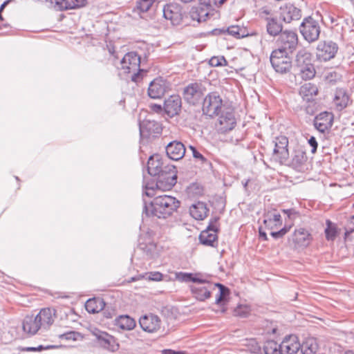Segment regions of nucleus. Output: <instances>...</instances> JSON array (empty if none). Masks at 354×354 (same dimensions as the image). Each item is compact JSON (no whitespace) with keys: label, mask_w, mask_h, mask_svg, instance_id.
<instances>
[{"label":"nucleus","mask_w":354,"mask_h":354,"mask_svg":"<svg viewBox=\"0 0 354 354\" xmlns=\"http://www.w3.org/2000/svg\"><path fill=\"white\" fill-rule=\"evenodd\" d=\"M181 98L179 95H171L164 103V109L166 113L172 117L180 112L181 109Z\"/></svg>","instance_id":"nucleus-23"},{"label":"nucleus","mask_w":354,"mask_h":354,"mask_svg":"<svg viewBox=\"0 0 354 354\" xmlns=\"http://www.w3.org/2000/svg\"><path fill=\"white\" fill-rule=\"evenodd\" d=\"M300 75L302 79L304 80H310L315 75V69L314 65L310 64H307L300 68H298Z\"/></svg>","instance_id":"nucleus-42"},{"label":"nucleus","mask_w":354,"mask_h":354,"mask_svg":"<svg viewBox=\"0 0 354 354\" xmlns=\"http://www.w3.org/2000/svg\"><path fill=\"white\" fill-rule=\"evenodd\" d=\"M313 240L312 235L306 229L299 227L295 229L289 237L288 241L294 245L295 248H307Z\"/></svg>","instance_id":"nucleus-13"},{"label":"nucleus","mask_w":354,"mask_h":354,"mask_svg":"<svg viewBox=\"0 0 354 354\" xmlns=\"http://www.w3.org/2000/svg\"><path fill=\"white\" fill-rule=\"evenodd\" d=\"M178 280L183 282H193V283H205L206 276L202 273H188V272H178L176 274Z\"/></svg>","instance_id":"nucleus-31"},{"label":"nucleus","mask_w":354,"mask_h":354,"mask_svg":"<svg viewBox=\"0 0 354 354\" xmlns=\"http://www.w3.org/2000/svg\"><path fill=\"white\" fill-rule=\"evenodd\" d=\"M154 0H137L136 8L140 12L148 11L153 3Z\"/></svg>","instance_id":"nucleus-47"},{"label":"nucleus","mask_w":354,"mask_h":354,"mask_svg":"<svg viewBox=\"0 0 354 354\" xmlns=\"http://www.w3.org/2000/svg\"><path fill=\"white\" fill-rule=\"evenodd\" d=\"M260 17L266 21V17H273L271 10L267 8H262L260 12Z\"/></svg>","instance_id":"nucleus-57"},{"label":"nucleus","mask_w":354,"mask_h":354,"mask_svg":"<svg viewBox=\"0 0 354 354\" xmlns=\"http://www.w3.org/2000/svg\"><path fill=\"white\" fill-rule=\"evenodd\" d=\"M209 212L207 205L203 202H198L192 205L189 208L190 215L196 220L202 221L205 219Z\"/></svg>","instance_id":"nucleus-28"},{"label":"nucleus","mask_w":354,"mask_h":354,"mask_svg":"<svg viewBox=\"0 0 354 354\" xmlns=\"http://www.w3.org/2000/svg\"><path fill=\"white\" fill-rule=\"evenodd\" d=\"M215 287H218L219 288L218 294L216 298V304H221L222 302L225 301L226 297L229 295L230 290L227 288L221 283L214 284L213 289H214Z\"/></svg>","instance_id":"nucleus-44"},{"label":"nucleus","mask_w":354,"mask_h":354,"mask_svg":"<svg viewBox=\"0 0 354 354\" xmlns=\"http://www.w3.org/2000/svg\"><path fill=\"white\" fill-rule=\"evenodd\" d=\"M317 93V86L310 82L304 84L299 88V95L306 102L311 101Z\"/></svg>","instance_id":"nucleus-32"},{"label":"nucleus","mask_w":354,"mask_h":354,"mask_svg":"<svg viewBox=\"0 0 354 354\" xmlns=\"http://www.w3.org/2000/svg\"><path fill=\"white\" fill-rule=\"evenodd\" d=\"M307 160L306 153L301 150H295L291 161L292 166L297 170L301 171Z\"/></svg>","instance_id":"nucleus-35"},{"label":"nucleus","mask_w":354,"mask_h":354,"mask_svg":"<svg viewBox=\"0 0 354 354\" xmlns=\"http://www.w3.org/2000/svg\"><path fill=\"white\" fill-rule=\"evenodd\" d=\"M291 228V225L284 226L282 229L277 232H272L270 233L271 236L274 239H279L283 236L286 233H288Z\"/></svg>","instance_id":"nucleus-51"},{"label":"nucleus","mask_w":354,"mask_h":354,"mask_svg":"<svg viewBox=\"0 0 354 354\" xmlns=\"http://www.w3.org/2000/svg\"><path fill=\"white\" fill-rule=\"evenodd\" d=\"M36 317L41 328L48 329L55 321V310L50 308H42Z\"/></svg>","instance_id":"nucleus-20"},{"label":"nucleus","mask_w":354,"mask_h":354,"mask_svg":"<svg viewBox=\"0 0 354 354\" xmlns=\"http://www.w3.org/2000/svg\"><path fill=\"white\" fill-rule=\"evenodd\" d=\"M218 120L219 131L223 133L233 129L236 124L234 113L231 110L223 112Z\"/></svg>","instance_id":"nucleus-22"},{"label":"nucleus","mask_w":354,"mask_h":354,"mask_svg":"<svg viewBox=\"0 0 354 354\" xmlns=\"http://www.w3.org/2000/svg\"><path fill=\"white\" fill-rule=\"evenodd\" d=\"M318 349L317 340L314 337L307 338L301 344L300 354H315Z\"/></svg>","instance_id":"nucleus-34"},{"label":"nucleus","mask_w":354,"mask_h":354,"mask_svg":"<svg viewBox=\"0 0 354 354\" xmlns=\"http://www.w3.org/2000/svg\"><path fill=\"white\" fill-rule=\"evenodd\" d=\"M139 324L143 330L153 333L157 332L161 326V320L153 314L145 315L139 319Z\"/></svg>","instance_id":"nucleus-16"},{"label":"nucleus","mask_w":354,"mask_h":354,"mask_svg":"<svg viewBox=\"0 0 354 354\" xmlns=\"http://www.w3.org/2000/svg\"><path fill=\"white\" fill-rule=\"evenodd\" d=\"M145 194L147 196H153L155 194H154V190H153V187H149L148 185H146L145 187Z\"/></svg>","instance_id":"nucleus-60"},{"label":"nucleus","mask_w":354,"mask_h":354,"mask_svg":"<svg viewBox=\"0 0 354 354\" xmlns=\"http://www.w3.org/2000/svg\"><path fill=\"white\" fill-rule=\"evenodd\" d=\"M263 223L267 227L273 228L281 224V216L275 212H268L264 216Z\"/></svg>","instance_id":"nucleus-37"},{"label":"nucleus","mask_w":354,"mask_h":354,"mask_svg":"<svg viewBox=\"0 0 354 354\" xmlns=\"http://www.w3.org/2000/svg\"><path fill=\"white\" fill-rule=\"evenodd\" d=\"M280 17L286 23L298 20L301 17V10L292 4H286L280 8Z\"/></svg>","instance_id":"nucleus-18"},{"label":"nucleus","mask_w":354,"mask_h":354,"mask_svg":"<svg viewBox=\"0 0 354 354\" xmlns=\"http://www.w3.org/2000/svg\"><path fill=\"white\" fill-rule=\"evenodd\" d=\"M209 8H201L199 10H197L196 13H192V17L194 20H196L198 22L205 21L209 16Z\"/></svg>","instance_id":"nucleus-46"},{"label":"nucleus","mask_w":354,"mask_h":354,"mask_svg":"<svg viewBox=\"0 0 354 354\" xmlns=\"http://www.w3.org/2000/svg\"><path fill=\"white\" fill-rule=\"evenodd\" d=\"M263 352L265 354H282L280 344L274 340H268L264 343Z\"/></svg>","instance_id":"nucleus-40"},{"label":"nucleus","mask_w":354,"mask_h":354,"mask_svg":"<svg viewBox=\"0 0 354 354\" xmlns=\"http://www.w3.org/2000/svg\"><path fill=\"white\" fill-rule=\"evenodd\" d=\"M169 88V83L162 77L154 79L149 85L148 95L152 99L161 98Z\"/></svg>","instance_id":"nucleus-14"},{"label":"nucleus","mask_w":354,"mask_h":354,"mask_svg":"<svg viewBox=\"0 0 354 354\" xmlns=\"http://www.w3.org/2000/svg\"><path fill=\"white\" fill-rule=\"evenodd\" d=\"M250 311V308L247 305H240L234 310V313L236 316L241 317H247Z\"/></svg>","instance_id":"nucleus-49"},{"label":"nucleus","mask_w":354,"mask_h":354,"mask_svg":"<svg viewBox=\"0 0 354 354\" xmlns=\"http://www.w3.org/2000/svg\"><path fill=\"white\" fill-rule=\"evenodd\" d=\"M259 237L264 241H266L268 239L266 233L262 231L261 228L259 229Z\"/></svg>","instance_id":"nucleus-63"},{"label":"nucleus","mask_w":354,"mask_h":354,"mask_svg":"<svg viewBox=\"0 0 354 354\" xmlns=\"http://www.w3.org/2000/svg\"><path fill=\"white\" fill-rule=\"evenodd\" d=\"M273 142L274 147L272 158L281 164L286 163L289 158L288 138L285 136H279L274 138Z\"/></svg>","instance_id":"nucleus-9"},{"label":"nucleus","mask_w":354,"mask_h":354,"mask_svg":"<svg viewBox=\"0 0 354 354\" xmlns=\"http://www.w3.org/2000/svg\"><path fill=\"white\" fill-rule=\"evenodd\" d=\"M150 107L153 111L156 112V113H160L162 111V106L160 104H152L150 106Z\"/></svg>","instance_id":"nucleus-61"},{"label":"nucleus","mask_w":354,"mask_h":354,"mask_svg":"<svg viewBox=\"0 0 354 354\" xmlns=\"http://www.w3.org/2000/svg\"><path fill=\"white\" fill-rule=\"evenodd\" d=\"M308 144L312 147L311 152L314 153L317 151V142L315 137L311 136L308 140Z\"/></svg>","instance_id":"nucleus-56"},{"label":"nucleus","mask_w":354,"mask_h":354,"mask_svg":"<svg viewBox=\"0 0 354 354\" xmlns=\"http://www.w3.org/2000/svg\"><path fill=\"white\" fill-rule=\"evenodd\" d=\"M280 346L282 354H300L301 344L296 335L286 336L280 344Z\"/></svg>","instance_id":"nucleus-17"},{"label":"nucleus","mask_w":354,"mask_h":354,"mask_svg":"<svg viewBox=\"0 0 354 354\" xmlns=\"http://www.w3.org/2000/svg\"><path fill=\"white\" fill-rule=\"evenodd\" d=\"M283 212L287 214L289 218L294 219L297 215V212L293 209H283Z\"/></svg>","instance_id":"nucleus-58"},{"label":"nucleus","mask_w":354,"mask_h":354,"mask_svg":"<svg viewBox=\"0 0 354 354\" xmlns=\"http://www.w3.org/2000/svg\"><path fill=\"white\" fill-rule=\"evenodd\" d=\"M205 91V87L201 83H191L184 89V98L189 104L194 105L201 102Z\"/></svg>","instance_id":"nucleus-11"},{"label":"nucleus","mask_w":354,"mask_h":354,"mask_svg":"<svg viewBox=\"0 0 354 354\" xmlns=\"http://www.w3.org/2000/svg\"><path fill=\"white\" fill-rule=\"evenodd\" d=\"M326 227L324 230L326 239L328 241H334L338 234V229L335 223L326 220Z\"/></svg>","instance_id":"nucleus-41"},{"label":"nucleus","mask_w":354,"mask_h":354,"mask_svg":"<svg viewBox=\"0 0 354 354\" xmlns=\"http://www.w3.org/2000/svg\"><path fill=\"white\" fill-rule=\"evenodd\" d=\"M338 46L332 41H321L316 48L317 59L321 62H327L335 57Z\"/></svg>","instance_id":"nucleus-10"},{"label":"nucleus","mask_w":354,"mask_h":354,"mask_svg":"<svg viewBox=\"0 0 354 354\" xmlns=\"http://www.w3.org/2000/svg\"><path fill=\"white\" fill-rule=\"evenodd\" d=\"M162 274L159 272H147L145 274H138L136 277H133L129 281H136L141 279H146L149 281H159L162 280Z\"/></svg>","instance_id":"nucleus-39"},{"label":"nucleus","mask_w":354,"mask_h":354,"mask_svg":"<svg viewBox=\"0 0 354 354\" xmlns=\"http://www.w3.org/2000/svg\"><path fill=\"white\" fill-rule=\"evenodd\" d=\"M80 333L75 331H68L59 335V338L65 340H77Z\"/></svg>","instance_id":"nucleus-50"},{"label":"nucleus","mask_w":354,"mask_h":354,"mask_svg":"<svg viewBox=\"0 0 354 354\" xmlns=\"http://www.w3.org/2000/svg\"><path fill=\"white\" fill-rule=\"evenodd\" d=\"M165 167L159 154H154L149 157L147 162V170L151 176H156L162 172Z\"/></svg>","instance_id":"nucleus-24"},{"label":"nucleus","mask_w":354,"mask_h":354,"mask_svg":"<svg viewBox=\"0 0 354 354\" xmlns=\"http://www.w3.org/2000/svg\"><path fill=\"white\" fill-rule=\"evenodd\" d=\"M22 328L24 333L29 335L36 334L41 329L36 316L34 317L32 315L25 317L23 320Z\"/></svg>","instance_id":"nucleus-27"},{"label":"nucleus","mask_w":354,"mask_h":354,"mask_svg":"<svg viewBox=\"0 0 354 354\" xmlns=\"http://www.w3.org/2000/svg\"><path fill=\"white\" fill-rule=\"evenodd\" d=\"M266 30L268 35L275 37L283 32V26L277 17H266Z\"/></svg>","instance_id":"nucleus-30"},{"label":"nucleus","mask_w":354,"mask_h":354,"mask_svg":"<svg viewBox=\"0 0 354 354\" xmlns=\"http://www.w3.org/2000/svg\"><path fill=\"white\" fill-rule=\"evenodd\" d=\"M155 122H151V121H146V122H144L142 124H140V134L141 135H143L145 133V130L146 129L149 133H150V131H151V127H153L155 126Z\"/></svg>","instance_id":"nucleus-52"},{"label":"nucleus","mask_w":354,"mask_h":354,"mask_svg":"<svg viewBox=\"0 0 354 354\" xmlns=\"http://www.w3.org/2000/svg\"><path fill=\"white\" fill-rule=\"evenodd\" d=\"M180 204V201L175 197L166 194L160 195L156 196L149 205L145 202L143 213L147 216L166 218L177 211Z\"/></svg>","instance_id":"nucleus-1"},{"label":"nucleus","mask_w":354,"mask_h":354,"mask_svg":"<svg viewBox=\"0 0 354 354\" xmlns=\"http://www.w3.org/2000/svg\"><path fill=\"white\" fill-rule=\"evenodd\" d=\"M165 354H185L184 352L182 351H168L165 353Z\"/></svg>","instance_id":"nucleus-64"},{"label":"nucleus","mask_w":354,"mask_h":354,"mask_svg":"<svg viewBox=\"0 0 354 354\" xmlns=\"http://www.w3.org/2000/svg\"><path fill=\"white\" fill-rule=\"evenodd\" d=\"M201 6L206 8H210L214 5H216L218 3V0H198Z\"/></svg>","instance_id":"nucleus-54"},{"label":"nucleus","mask_w":354,"mask_h":354,"mask_svg":"<svg viewBox=\"0 0 354 354\" xmlns=\"http://www.w3.org/2000/svg\"><path fill=\"white\" fill-rule=\"evenodd\" d=\"M91 333L95 337L94 341L100 347L111 352L118 350L119 344L113 335L97 328L91 329Z\"/></svg>","instance_id":"nucleus-5"},{"label":"nucleus","mask_w":354,"mask_h":354,"mask_svg":"<svg viewBox=\"0 0 354 354\" xmlns=\"http://www.w3.org/2000/svg\"><path fill=\"white\" fill-rule=\"evenodd\" d=\"M299 32L308 43L316 41L321 32L319 23L311 17L304 18L299 26Z\"/></svg>","instance_id":"nucleus-4"},{"label":"nucleus","mask_w":354,"mask_h":354,"mask_svg":"<svg viewBox=\"0 0 354 354\" xmlns=\"http://www.w3.org/2000/svg\"><path fill=\"white\" fill-rule=\"evenodd\" d=\"M189 149L192 151L194 158L200 160L202 162L207 161V159L201 153H199L194 147L189 146Z\"/></svg>","instance_id":"nucleus-53"},{"label":"nucleus","mask_w":354,"mask_h":354,"mask_svg":"<svg viewBox=\"0 0 354 354\" xmlns=\"http://www.w3.org/2000/svg\"><path fill=\"white\" fill-rule=\"evenodd\" d=\"M156 186L161 190H169L176 183V167L173 165H165L162 172L157 175Z\"/></svg>","instance_id":"nucleus-7"},{"label":"nucleus","mask_w":354,"mask_h":354,"mask_svg":"<svg viewBox=\"0 0 354 354\" xmlns=\"http://www.w3.org/2000/svg\"><path fill=\"white\" fill-rule=\"evenodd\" d=\"M339 78V75L335 71L329 72L326 75V80H328L329 82H335Z\"/></svg>","instance_id":"nucleus-55"},{"label":"nucleus","mask_w":354,"mask_h":354,"mask_svg":"<svg viewBox=\"0 0 354 354\" xmlns=\"http://www.w3.org/2000/svg\"><path fill=\"white\" fill-rule=\"evenodd\" d=\"M163 15L166 19L171 21L173 25L179 24L182 20L181 9L176 3H169L165 6Z\"/></svg>","instance_id":"nucleus-19"},{"label":"nucleus","mask_w":354,"mask_h":354,"mask_svg":"<svg viewBox=\"0 0 354 354\" xmlns=\"http://www.w3.org/2000/svg\"><path fill=\"white\" fill-rule=\"evenodd\" d=\"M226 31L229 35L236 38L244 37L248 35L246 28L239 26H230L227 28Z\"/></svg>","instance_id":"nucleus-43"},{"label":"nucleus","mask_w":354,"mask_h":354,"mask_svg":"<svg viewBox=\"0 0 354 354\" xmlns=\"http://www.w3.org/2000/svg\"><path fill=\"white\" fill-rule=\"evenodd\" d=\"M114 324L120 329L130 330L136 326V322L129 315H120L115 319Z\"/></svg>","instance_id":"nucleus-33"},{"label":"nucleus","mask_w":354,"mask_h":354,"mask_svg":"<svg viewBox=\"0 0 354 354\" xmlns=\"http://www.w3.org/2000/svg\"><path fill=\"white\" fill-rule=\"evenodd\" d=\"M214 288V284L210 283L206 277L205 283H195L190 286L192 293L198 301H204L211 297L212 290Z\"/></svg>","instance_id":"nucleus-15"},{"label":"nucleus","mask_w":354,"mask_h":354,"mask_svg":"<svg viewBox=\"0 0 354 354\" xmlns=\"http://www.w3.org/2000/svg\"><path fill=\"white\" fill-rule=\"evenodd\" d=\"M290 54L281 49L272 50L270 60L272 66L277 73L285 74L290 71L292 59L289 56Z\"/></svg>","instance_id":"nucleus-3"},{"label":"nucleus","mask_w":354,"mask_h":354,"mask_svg":"<svg viewBox=\"0 0 354 354\" xmlns=\"http://www.w3.org/2000/svg\"><path fill=\"white\" fill-rule=\"evenodd\" d=\"M10 1V0H6L0 6V19L2 20L3 19V17L1 15V12L2 11L4 10V8H6V6L8 4V3Z\"/></svg>","instance_id":"nucleus-62"},{"label":"nucleus","mask_w":354,"mask_h":354,"mask_svg":"<svg viewBox=\"0 0 354 354\" xmlns=\"http://www.w3.org/2000/svg\"><path fill=\"white\" fill-rule=\"evenodd\" d=\"M166 153L170 159L179 160L185 156V147L181 142L173 141L167 145Z\"/></svg>","instance_id":"nucleus-21"},{"label":"nucleus","mask_w":354,"mask_h":354,"mask_svg":"<svg viewBox=\"0 0 354 354\" xmlns=\"http://www.w3.org/2000/svg\"><path fill=\"white\" fill-rule=\"evenodd\" d=\"M218 220V216L212 218L207 228L200 234L199 240L203 245L214 247L215 243H217Z\"/></svg>","instance_id":"nucleus-8"},{"label":"nucleus","mask_w":354,"mask_h":354,"mask_svg":"<svg viewBox=\"0 0 354 354\" xmlns=\"http://www.w3.org/2000/svg\"><path fill=\"white\" fill-rule=\"evenodd\" d=\"M245 346V350L252 353H260L261 352V346L254 339H247Z\"/></svg>","instance_id":"nucleus-45"},{"label":"nucleus","mask_w":354,"mask_h":354,"mask_svg":"<svg viewBox=\"0 0 354 354\" xmlns=\"http://www.w3.org/2000/svg\"><path fill=\"white\" fill-rule=\"evenodd\" d=\"M140 57L135 52L127 53L120 61V70L124 73H132L131 79L133 82H137L142 80L141 73L143 70L140 68Z\"/></svg>","instance_id":"nucleus-2"},{"label":"nucleus","mask_w":354,"mask_h":354,"mask_svg":"<svg viewBox=\"0 0 354 354\" xmlns=\"http://www.w3.org/2000/svg\"><path fill=\"white\" fill-rule=\"evenodd\" d=\"M227 64V62L223 56L212 57L209 60V64L214 67L226 66Z\"/></svg>","instance_id":"nucleus-48"},{"label":"nucleus","mask_w":354,"mask_h":354,"mask_svg":"<svg viewBox=\"0 0 354 354\" xmlns=\"http://www.w3.org/2000/svg\"><path fill=\"white\" fill-rule=\"evenodd\" d=\"M312 63V55L306 49L299 50L296 55L295 65L297 68Z\"/></svg>","instance_id":"nucleus-36"},{"label":"nucleus","mask_w":354,"mask_h":354,"mask_svg":"<svg viewBox=\"0 0 354 354\" xmlns=\"http://www.w3.org/2000/svg\"><path fill=\"white\" fill-rule=\"evenodd\" d=\"M350 101L349 96L346 91L343 88H337L335 91L333 97V103L338 111L345 109Z\"/></svg>","instance_id":"nucleus-29"},{"label":"nucleus","mask_w":354,"mask_h":354,"mask_svg":"<svg viewBox=\"0 0 354 354\" xmlns=\"http://www.w3.org/2000/svg\"><path fill=\"white\" fill-rule=\"evenodd\" d=\"M277 42L279 46L277 49L291 54L297 46L298 37L295 31L286 30L279 35Z\"/></svg>","instance_id":"nucleus-12"},{"label":"nucleus","mask_w":354,"mask_h":354,"mask_svg":"<svg viewBox=\"0 0 354 354\" xmlns=\"http://www.w3.org/2000/svg\"><path fill=\"white\" fill-rule=\"evenodd\" d=\"M55 348H56V346H53V345H47V346L39 345V346L35 347L36 351H39V352L44 351V350Z\"/></svg>","instance_id":"nucleus-59"},{"label":"nucleus","mask_w":354,"mask_h":354,"mask_svg":"<svg viewBox=\"0 0 354 354\" xmlns=\"http://www.w3.org/2000/svg\"><path fill=\"white\" fill-rule=\"evenodd\" d=\"M86 0H50L56 10L75 9L85 5Z\"/></svg>","instance_id":"nucleus-25"},{"label":"nucleus","mask_w":354,"mask_h":354,"mask_svg":"<svg viewBox=\"0 0 354 354\" xmlns=\"http://www.w3.org/2000/svg\"><path fill=\"white\" fill-rule=\"evenodd\" d=\"M332 120L333 117L329 113H321L315 117L314 126L319 131L324 133L330 127Z\"/></svg>","instance_id":"nucleus-26"},{"label":"nucleus","mask_w":354,"mask_h":354,"mask_svg":"<svg viewBox=\"0 0 354 354\" xmlns=\"http://www.w3.org/2000/svg\"><path fill=\"white\" fill-rule=\"evenodd\" d=\"M104 302L102 300L89 299L85 304L86 310L90 313H96L103 309Z\"/></svg>","instance_id":"nucleus-38"},{"label":"nucleus","mask_w":354,"mask_h":354,"mask_svg":"<svg viewBox=\"0 0 354 354\" xmlns=\"http://www.w3.org/2000/svg\"><path fill=\"white\" fill-rule=\"evenodd\" d=\"M223 107V100L217 92H212L207 94L203 100V113L214 117L218 115Z\"/></svg>","instance_id":"nucleus-6"}]
</instances>
